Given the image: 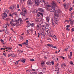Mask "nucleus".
Instances as JSON below:
<instances>
[{"mask_svg":"<svg viewBox=\"0 0 74 74\" xmlns=\"http://www.w3.org/2000/svg\"><path fill=\"white\" fill-rule=\"evenodd\" d=\"M14 22H15L16 24L14 23ZM18 23H19V18L18 20L16 19L14 20L13 22L11 24V26H12L14 27V26H15L16 25H16H16V27H18V26H19V24H18Z\"/></svg>","mask_w":74,"mask_h":74,"instance_id":"f257e3e1","label":"nucleus"},{"mask_svg":"<svg viewBox=\"0 0 74 74\" xmlns=\"http://www.w3.org/2000/svg\"><path fill=\"white\" fill-rule=\"evenodd\" d=\"M60 13V11L58 12V10H56L54 12V16L56 18H58V17H59V14Z\"/></svg>","mask_w":74,"mask_h":74,"instance_id":"f03ea898","label":"nucleus"},{"mask_svg":"<svg viewBox=\"0 0 74 74\" xmlns=\"http://www.w3.org/2000/svg\"><path fill=\"white\" fill-rule=\"evenodd\" d=\"M23 12L22 13H20V15H22L24 16H25V14L27 13V11H26V8H24L23 9Z\"/></svg>","mask_w":74,"mask_h":74,"instance_id":"7ed1b4c3","label":"nucleus"},{"mask_svg":"<svg viewBox=\"0 0 74 74\" xmlns=\"http://www.w3.org/2000/svg\"><path fill=\"white\" fill-rule=\"evenodd\" d=\"M51 4L52 5V7H53L55 8L56 7H57V5H56V2L55 1H52Z\"/></svg>","mask_w":74,"mask_h":74,"instance_id":"20e7f679","label":"nucleus"},{"mask_svg":"<svg viewBox=\"0 0 74 74\" xmlns=\"http://www.w3.org/2000/svg\"><path fill=\"white\" fill-rule=\"evenodd\" d=\"M35 3V5L36 6H38L40 5V1L39 0H36Z\"/></svg>","mask_w":74,"mask_h":74,"instance_id":"39448f33","label":"nucleus"},{"mask_svg":"<svg viewBox=\"0 0 74 74\" xmlns=\"http://www.w3.org/2000/svg\"><path fill=\"white\" fill-rule=\"evenodd\" d=\"M7 14H6V13H3L2 16L3 19H5V18L7 17Z\"/></svg>","mask_w":74,"mask_h":74,"instance_id":"423d86ee","label":"nucleus"},{"mask_svg":"<svg viewBox=\"0 0 74 74\" xmlns=\"http://www.w3.org/2000/svg\"><path fill=\"white\" fill-rule=\"evenodd\" d=\"M55 8H54L53 7V6L52 7V8H51L49 10L50 12H54L55 11Z\"/></svg>","mask_w":74,"mask_h":74,"instance_id":"0eeeda50","label":"nucleus"},{"mask_svg":"<svg viewBox=\"0 0 74 74\" xmlns=\"http://www.w3.org/2000/svg\"><path fill=\"white\" fill-rule=\"evenodd\" d=\"M41 26V24H38L37 25V26H36V27L38 30H40V27Z\"/></svg>","mask_w":74,"mask_h":74,"instance_id":"6e6552de","label":"nucleus"},{"mask_svg":"<svg viewBox=\"0 0 74 74\" xmlns=\"http://www.w3.org/2000/svg\"><path fill=\"white\" fill-rule=\"evenodd\" d=\"M54 23L55 25H58V20L56 18H55L54 20Z\"/></svg>","mask_w":74,"mask_h":74,"instance_id":"1a4fd4ad","label":"nucleus"},{"mask_svg":"<svg viewBox=\"0 0 74 74\" xmlns=\"http://www.w3.org/2000/svg\"><path fill=\"white\" fill-rule=\"evenodd\" d=\"M38 11H40L41 12H44V9L41 8H39L38 9Z\"/></svg>","mask_w":74,"mask_h":74,"instance_id":"9d476101","label":"nucleus"},{"mask_svg":"<svg viewBox=\"0 0 74 74\" xmlns=\"http://www.w3.org/2000/svg\"><path fill=\"white\" fill-rule=\"evenodd\" d=\"M10 56H11L12 57H15V55L14 54H9L8 55V58H9Z\"/></svg>","mask_w":74,"mask_h":74,"instance_id":"9b49d317","label":"nucleus"},{"mask_svg":"<svg viewBox=\"0 0 74 74\" xmlns=\"http://www.w3.org/2000/svg\"><path fill=\"white\" fill-rule=\"evenodd\" d=\"M28 5H30L32 4V1L31 0H29L27 2Z\"/></svg>","mask_w":74,"mask_h":74,"instance_id":"f8f14e48","label":"nucleus"},{"mask_svg":"<svg viewBox=\"0 0 74 74\" xmlns=\"http://www.w3.org/2000/svg\"><path fill=\"white\" fill-rule=\"evenodd\" d=\"M50 19V18L49 16H47L46 17V20L47 22H49V21Z\"/></svg>","mask_w":74,"mask_h":74,"instance_id":"ddd939ff","label":"nucleus"},{"mask_svg":"<svg viewBox=\"0 0 74 74\" xmlns=\"http://www.w3.org/2000/svg\"><path fill=\"white\" fill-rule=\"evenodd\" d=\"M63 6H64V8H66V9H67V8L69 7L68 5H66V3H65L64 4H63Z\"/></svg>","mask_w":74,"mask_h":74,"instance_id":"4468645a","label":"nucleus"},{"mask_svg":"<svg viewBox=\"0 0 74 74\" xmlns=\"http://www.w3.org/2000/svg\"><path fill=\"white\" fill-rule=\"evenodd\" d=\"M25 42H24L23 43H22V45H26V44H28V40H26L25 41Z\"/></svg>","mask_w":74,"mask_h":74,"instance_id":"2eb2a0df","label":"nucleus"},{"mask_svg":"<svg viewBox=\"0 0 74 74\" xmlns=\"http://www.w3.org/2000/svg\"><path fill=\"white\" fill-rule=\"evenodd\" d=\"M47 32V34H46V35H48V34H49V33L50 32V31H49V29H48V30H47L46 31Z\"/></svg>","mask_w":74,"mask_h":74,"instance_id":"dca6fc26","label":"nucleus"},{"mask_svg":"<svg viewBox=\"0 0 74 74\" xmlns=\"http://www.w3.org/2000/svg\"><path fill=\"white\" fill-rule=\"evenodd\" d=\"M40 34H41V35L43 36V37H45V34H44V32H42V33H40Z\"/></svg>","mask_w":74,"mask_h":74,"instance_id":"f3484780","label":"nucleus"},{"mask_svg":"<svg viewBox=\"0 0 74 74\" xmlns=\"http://www.w3.org/2000/svg\"><path fill=\"white\" fill-rule=\"evenodd\" d=\"M51 47L52 48H56V49H58V48L56 47L55 46H53V45H50V47Z\"/></svg>","mask_w":74,"mask_h":74,"instance_id":"a211bd4d","label":"nucleus"},{"mask_svg":"<svg viewBox=\"0 0 74 74\" xmlns=\"http://www.w3.org/2000/svg\"><path fill=\"white\" fill-rule=\"evenodd\" d=\"M10 9L11 10H14V6H12L10 7Z\"/></svg>","mask_w":74,"mask_h":74,"instance_id":"6ab92c4d","label":"nucleus"},{"mask_svg":"<svg viewBox=\"0 0 74 74\" xmlns=\"http://www.w3.org/2000/svg\"><path fill=\"white\" fill-rule=\"evenodd\" d=\"M22 62L23 63H25V61H26V59H23L22 60Z\"/></svg>","mask_w":74,"mask_h":74,"instance_id":"aec40b11","label":"nucleus"},{"mask_svg":"<svg viewBox=\"0 0 74 74\" xmlns=\"http://www.w3.org/2000/svg\"><path fill=\"white\" fill-rule=\"evenodd\" d=\"M70 23L71 25H73V21H71L70 22Z\"/></svg>","mask_w":74,"mask_h":74,"instance_id":"412c9836","label":"nucleus"},{"mask_svg":"<svg viewBox=\"0 0 74 74\" xmlns=\"http://www.w3.org/2000/svg\"><path fill=\"white\" fill-rule=\"evenodd\" d=\"M38 11V10H35L34 11V13H37Z\"/></svg>","mask_w":74,"mask_h":74,"instance_id":"4be33fe9","label":"nucleus"},{"mask_svg":"<svg viewBox=\"0 0 74 74\" xmlns=\"http://www.w3.org/2000/svg\"><path fill=\"white\" fill-rule=\"evenodd\" d=\"M46 9L48 11H49V10H50V9H49L48 7H46Z\"/></svg>","mask_w":74,"mask_h":74,"instance_id":"5701e85b","label":"nucleus"},{"mask_svg":"<svg viewBox=\"0 0 74 74\" xmlns=\"http://www.w3.org/2000/svg\"><path fill=\"white\" fill-rule=\"evenodd\" d=\"M5 12H6V13H8L9 12V10L7 9H6L5 10Z\"/></svg>","mask_w":74,"mask_h":74,"instance_id":"b1692460","label":"nucleus"},{"mask_svg":"<svg viewBox=\"0 0 74 74\" xmlns=\"http://www.w3.org/2000/svg\"><path fill=\"white\" fill-rule=\"evenodd\" d=\"M38 13V14H40V15H41L42 17H43V14H42V13H40V12H39Z\"/></svg>","mask_w":74,"mask_h":74,"instance_id":"393cba45","label":"nucleus"},{"mask_svg":"<svg viewBox=\"0 0 74 74\" xmlns=\"http://www.w3.org/2000/svg\"><path fill=\"white\" fill-rule=\"evenodd\" d=\"M18 62H19V60L16 61V62L14 63L15 64H16V65L18 64Z\"/></svg>","mask_w":74,"mask_h":74,"instance_id":"a878e982","label":"nucleus"},{"mask_svg":"<svg viewBox=\"0 0 74 74\" xmlns=\"http://www.w3.org/2000/svg\"><path fill=\"white\" fill-rule=\"evenodd\" d=\"M55 71H59V69L58 68H55Z\"/></svg>","mask_w":74,"mask_h":74,"instance_id":"bb28decb","label":"nucleus"},{"mask_svg":"<svg viewBox=\"0 0 74 74\" xmlns=\"http://www.w3.org/2000/svg\"><path fill=\"white\" fill-rule=\"evenodd\" d=\"M35 21L36 22H38V18H36L35 19Z\"/></svg>","mask_w":74,"mask_h":74,"instance_id":"cd10ccee","label":"nucleus"},{"mask_svg":"<svg viewBox=\"0 0 74 74\" xmlns=\"http://www.w3.org/2000/svg\"><path fill=\"white\" fill-rule=\"evenodd\" d=\"M4 28H7V25H5L4 26Z\"/></svg>","mask_w":74,"mask_h":74,"instance_id":"c85d7f7f","label":"nucleus"},{"mask_svg":"<svg viewBox=\"0 0 74 74\" xmlns=\"http://www.w3.org/2000/svg\"><path fill=\"white\" fill-rule=\"evenodd\" d=\"M20 23L21 24H22L23 23V21H22V20H20Z\"/></svg>","mask_w":74,"mask_h":74,"instance_id":"c756f323","label":"nucleus"},{"mask_svg":"<svg viewBox=\"0 0 74 74\" xmlns=\"http://www.w3.org/2000/svg\"><path fill=\"white\" fill-rule=\"evenodd\" d=\"M4 42V40H3L2 39H1V42H2V43H3V44H5V43Z\"/></svg>","mask_w":74,"mask_h":74,"instance_id":"7c9ffc66","label":"nucleus"},{"mask_svg":"<svg viewBox=\"0 0 74 74\" xmlns=\"http://www.w3.org/2000/svg\"><path fill=\"white\" fill-rule=\"evenodd\" d=\"M30 23H28L27 24V27H29L30 26Z\"/></svg>","mask_w":74,"mask_h":74,"instance_id":"2f4dec72","label":"nucleus"},{"mask_svg":"<svg viewBox=\"0 0 74 74\" xmlns=\"http://www.w3.org/2000/svg\"><path fill=\"white\" fill-rule=\"evenodd\" d=\"M47 40H48V41H51V38H47Z\"/></svg>","mask_w":74,"mask_h":74,"instance_id":"473e14b6","label":"nucleus"},{"mask_svg":"<svg viewBox=\"0 0 74 74\" xmlns=\"http://www.w3.org/2000/svg\"><path fill=\"white\" fill-rule=\"evenodd\" d=\"M12 22H13V19H12V20L10 22V25H11V24H12Z\"/></svg>","mask_w":74,"mask_h":74,"instance_id":"72a5a7b5","label":"nucleus"},{"mask_svg":"<svg viewBox=\"0 0 74 74\" xmlns=\"http://www.w3.org/2000/svg\"><path fill=\"white\" fill-rule=\"evenodd\" d=\"M37 73L36 72H32V74H36Z\"/></svg>","mask_w":74,"mask_h":74,"instance_id":"f704fd0d","label":"nucleus"},{"mask_svg":"<svg viewBox=\"0 0 74 74\" xmlns=\"http://www.w3.org/2000/svg\"><path fill=\"white\" fill-rule=\"evenodd\" d=\"M3 64L4 65H5V64H6V62H5V61H4L3 62Z\"/></svg>","mask_w":74,"mask_h":74,"instance_id":"c9c22d12","label":"nucleus"},{"mask_svg":"<svg viewBox=\"0 0 74 74\" xmlns=\"http://www.w3.org/2000/svg\"><path fill=\"white\" fill-rule=\"evenodd\" d=\"M41 19L40 18H38V22H41Z\"/></svg>","mask_w":74,"mask_h":74,"instance_id":"e433bc0d","label":"nucleus"},{"mask_svg":"<svg viewBox=\"0 0 74 74\" xmlns=\"http://www.w3.org/2000/svg\"><path fill=\"white\" fill-rule=\"evenodd\" d=\"M49 63H51L49 62H47L46 64L47 65H48L49 64Z\"/></svg>","mask_w":74,"mask_h":74,"instance_id":"4c0bfd02","label":"nucleus"},{"mask_svg":"<svg viewBox=\"0 0 74 74\" xmlns=\"http://www.w3.org/2000/svg\"><path fill=\"white\" fill-rule=\"evenodd\" d=\"M73 8H71L69 9V11H71V10H73Z\"/></svg>","mask_w":74,"mask_h":74,"instance_id":"58836bf2","label":"nucleus"},{"mask_svg":"<svg viewBox=\"0 0 74 74\" xmlns=\"http://www.w3.org/2000/svg\"><path fill=\"white\" fill-rule=\"evenodd\" d=\"M34 25V23H32V24H30V26H31L32 27H33Z\"/></svg>","mask_w":74,"mask_h":74,"instance_id":"ea45409f","label":"nucleus"},{"mask_svg":"<svg viewBox=\"0 0 74 74\" xmlns=\"http://www.w3.org/2000/svg\"><path fill=\"white\" fill-rule=\"evenodd\" d=\"M70 55L71 57V56H72V52H71L70 53Z\"/></svg>","mask_w":74,"mask_h":74,"instance_id":"a19ab883","label":"nucleus"},{"mask_svg":"<svg viewBox=\"0 0 74 74\" xmlns=\"http://www.w3.org/2000/svg\"><path fill=\"white\" fill-rule=\"evenodd\" d=\"M70 64H73V62L72 61H71L70 62Z\"/></svg>","mask_w":74,"mask_h":74,"instance_id":"79ce46f5","label":"nucleus"},{"mask_svg":"<svg viewBox=\"0 0 74 74\" xmlns=\"http://www.w3.org/2000/svg\"><path fill=\"white\" fill-rule=\"evenodd\" d=\"M43 69H45H45H46V68L45 66H43Z\"/></svg>","mask_w":74,"mask_h":74,"instance_id":"37998d69","label":"nucleus"},{"mask_svg":"<svg viewBox=\"0 0 74 74\" xmlns=\"http://www.w3.org/2000/svg\"><path fill=\"white\" fill-rule=\"evenodd\" d=\"M47 7H51V6L49 5H46Z\"/></svg>","mask_w":74,"mask_h":74,"instance_id":"c03bdc74","label":"nucleus"},{"mask_svg":"<svg viewBox=\"0 0 74 74\" xmlns=\"http://www.w3.org/2000/svg\"><path fill=\"white\" fill-rule=\"evenodd\" d=\"M30 60L32 62H34V59H31Z\"/></svg>","mask_w":74,"mask_h":74,"instance_id":"a18cd8bd","label":"nucleus"},{"mask_svg":"<svg viewBox=\"0 0 74 74\" xmlns=\"http://www.w3.org/2000/svg\"><path fill=\"white\" fill-rule=\"evenodd\" d=\"M66 29L67 30H68V31H70V29L68 28H66Z\"/></svg>","mask_w":74,"mask_h":74,"instance_id":"49530a36","label":"nucleus"},{"mask_svg":"<svg viewBox=\"0 0 74 74\" xmlns=\"http://www.w3.org/2000/svg\"><path fill=\"white\" fill-rule=\"evenodd\" d=\"M51 64H52V65H53L54 64V62H53V61H52Z\"/></svg>","mask_w":74,"mask_h":74,"instance_id":"de8ad7c7","label":"nucleus"},{"mask_svg":"<svg viewBox=\"0 0 74 74\" xmlns=\"http://www.w3.org/2000/svg\"><path fill=\"white\" fill-rule=\"evenodd\" d=\"M44 64V62H42L41 64V65L42 66V67L43 66L42 65H43V64Z\"/></svg>","mask_w":74,"mask_h":74,"instance_id":"09e8293b","label":"nucleus"},{"mask_svg":"<svg viewBox=\"0 0 74 74\" xmlns=\"http://www.w3.org/2000/svg\"><path fill=\"white\" fill-rule=\"evenodd\" d=\"M45 30V28H44L43 27L42 28V31H44Z\"/></svg>","mask_w":74,"mask_h":74,"instance_id":"8fccbe9b","label":"nucleus"},{"mask_svg":"<svg viewBox=\"0 0 74 74\" xmlns=\"http://www.w3.org/2000/svg\"><path fill=\"white\" fill-rule=\"evenodd\" d=\"M53 37L55 39H56V36L54 35L53 36Z\"/></svg>","mask_w":74,"mask_h":74,"instance_id":"3c124183","label":"nucleus"},{"mask_svg":"<svg viewBox=\"0 0 74 74\" xmlns=\"http://www.w3.org/2000/svg\"><path fill=\"white\" fill-rule=\"evenodd\" d=\"M11 30H12V31L13 32H14V33H15V32H14V30H13V29H12V28H11Z\"/></svg>","mask_w":74,"mask_h":74,"instance_id":"603ef678","label":"nucleus"},{"mask_svg":"<svg viewBox=\"0 0 74 74\" xmlns=\"http://www.w3.org/2000/svg\"><path fill=\"white\" fill-rule=\"evenodd\" d=\"M47 45V46H48L49 47H50L51 45H50L49 44H48Z\"/></svg>","mask_w":74,"mask_h":74,"instance_id":"864d4df0","label":"nucleus"},{"mask_svg":"<svg viewBox=\"0 0 74 74\" xmlns=\"http://www.w3.org/2000/svg\"><path fill=\"white\" fill-rule=\"evenodd\" d=\"M46 26L47 27H49V24H46Z\"/></svg>","mask_w":74,"mask_h":74,"instance_id":"5fc2aeb1","label":"nucleus"},{"mask_svg":"<svg viewBox=\"0 0 74 74\" xmlns=\"http://www.w3.org/2000/svg\"><path fill=\"white\" fill-rule=\"evenodd\" d=\"M13 14L15 15H17V13H14Z\"/></svg>","mask_w":74,"mask_h":74,"instance_id":"6e6d98bb","label":"nucleus"},{"mask_svg":"<svg viewBox=\"0 0 74 74\" xmlns=\"http://www.w3.org/2000/svg\"><path fill=\"white\" fill-rule=\"evenodd\" d=\"M8 49H12V48H10V47H8Z\"/></svg>","mask_w":74,"mask_h":74,"instance_id":"4d7b16f0","label":"nucleus"},{"mask_svg":"<svg viewBox=\"0 0 74 74\" xmlns=\"http://www.w3.org/2000/svg\"><path fill=\"white\" fill-rule=\"evenodd\" d=\"M3 55H4V56H5V57H6L7 55L4 53H3Z\"/></svg>","mask_w":74,"mask_h":74,"instance_id":"13d9d810","label":"nucleus"},{"mask_svg":"<svg viewBox=\"0 0 74 74\" xmlns=\"http://www.w3.org/2000/svg\"><path fill=\"white\" fill-rule=\"evenodd\" d=\"M49 37H53V36H52V35H51V34H50L49 35Z\"/></svg>","mask_w":74,"mask_h":74,"instance_id":"bf43d9fd","label":"nucleus"},{"mask_svg":"<svg viewBox=\"0 0 74 74\" xmlns=\"http://www.w3.org/2000/svg\"><path fill=\"white\" fill-rule=\"evenodd\" d=\"M29 30H27V34H29Z\"/></svg>","mask_w":74,"mask_h":74,"instance_id":"052dcab7","label":"nucleus"},{"mask_svg":"<svg viewBox=\"0 0 74 74\" xmlns=\"http://www.w3.org/2000/svg\"><path fill=\"white\" fill-rule=\"evenodd\" d=\"M64 67V66L63 65V64H62L61 66V67Z\"/></svg>","mask_w":74,"mask_h":74,"instance_id":"680f3d73","label":"nucleus"},{"mask_svg":"<svg viewBox=\"0 0 74 74\" xmlns=\"http://www.w3.org/2000/svg\"><path fill=\"white\" fill-rule=\"evenodd\" d=\"M19 46H20L21 47H22V44H19Z\"/></svg>","mask_w":74,"mask_h":74,"instance_id":"e2e57ef3","label":"nucleus"},{"mask_svg":"<svg viewBox=\"0 0 74 74\" xmlns=\"http://www.w3.org/2000/svg\"><path fill=\"white\" fill-rule=\"evenodd\" d=\"M70 26H69V25H67V26H66V28H67V27H70Z\"/></svg>","mask_w":74,"mask_h":74,"instance_id":"0e129e2a","label":"nucleus"},{"mask_svg":"<svg viewBox=\"0 0 74 74\" xmlns=\"http://www.w3.org/2000/svg\"><path fill=\"white\" fill-rule=\"evenodd\" d=\"M21 40H23V38L22 37H21Z\"/></svg>","mask_w":74,"mask_h":74,"instance_id":"69168bd1","label":"nucleus"},{"mask_svg":"<svg viewBox=\"0 0 74 74\" xmlns=\"http://www.w3.org/2000/svg\"><path fill=\"white\" fill-rule=\"evenodd\" d=\"M17 8H19V4H18L17 5Z\"/></svg>","mask_w":74,"mask_h":74,"instance_id":"338daca9","label":"nucleus"},{"mask_svg":"<svg viewBox=\"0 0 74 74\" xmlns=\"http://www.w3.org/2000/svg\"><path fill=\"white\" fill-rule=\"evenodd\" d=\"M72 31L73 32H74V28H72Z\"/></svg>","mask_w":74,"mask_h":74,"instance_id":"774afa93","label":"nucleus"}]
</instances>
